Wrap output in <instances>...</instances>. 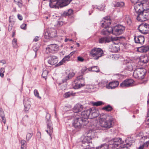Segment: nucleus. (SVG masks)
<instances>
[{"instance_id":"obj_1","label":"nucleus","mask_w":149,"mask_h":149,"mask_svg":"<svg viewBox=\"0 0 149 149\" xmlns=\"http://www.w3.org/2000/svg\"><path fill=\"white\" fill-rule=\"evenodd\" d=\"M139 0H131L132 3H134V7L135 11L136 13L135 14L136 16H138V15L140 13H142L143 10L148 6V2L146 0H144L141 2H138Z\"/></svg>"},{"instance_id":"obj_2","label":"nucleus","mask_w":149,"mask_h":149,"mask_svg":"<svg viewBox=\"0 0 149 149\" xmlns=\"http://www.w3.org/2000/svg\"><path fill=\"white\" fill-rule=\"evenodd\" d=\"M72 0H51L49 1L50 8H59L67 6Z\"/></svg>"},{"instance_id":"obj_3","label":"nucleus","mask_w":149,"mask_h":149,"mask_svg":"<svg viewBox=\"0 0 149 149\" xmlns=\"http://www.w3.org/2000/svg\"><path fill=\"white\" fill-rule=\"evenodd\" d=\"M75 118L73 123V126L76 128H80L86 125L88 123L87 120H83V118L77 116H73Z\"/></svg>"},{"instance_id":"obj_4","label":"nucleus","mask_w":149,"mask_h":149,"mask_svg":"<svg viewBox=\"0 0 149 149\" xmlns=\"http://www.w3.org/2000/svg\"><path fill=\"white\" fill-rule=\"evenodd\" d=\"M109 147L112 148L121 149L124 148V147L122 146L121 138H114L112 139L109 141Z\"/></svg>"},{"instance_id":"obj_5","label":"nucleus","mask_w":149,"mask_h":149,"mask_svg":"<svg viewBox=\"0 0 149 149\" xmlns=\"http://www.w3.org/2000/svg\"><path fill=\"white\" fill-rule=\"evenodd\" d=\"M104 53L102 49L95 48L90 52V55L95 60H97L100 57L103 56Z\"/></svg>"},{"instance_id":"obj_6","label":"nucleus","mask_w":149,"mask_h":149,"mask_svg":"<svg viewBox=\"0 0 149 149\" xmlns=\"http://www.w3.org/2000/svg\"><path fill=\"white\" fill-rule=\"evenodd\" d=\"M72 85L74 89H78L84 86V79L82 76L80 75L77 77L72 82Z\"/></svg>"},{"instance_id":"obj_7","label":"nucleus","mask_w":149,"mask_h":149,"mask_svg":"<svg viewBox=\"0 0 149 149\" xmlns=\"http://www.w3.org/2000/svg\"><path fill=\"white\" fill-rule=\"evenodd\" d=\"M137 20L139 21H145L149 19V8H145L143 11L138 15Z\"/></svg>"},{"instance_id":"obj_8","label":"nucleus","mask_w":149,"mask_h":149,"mask_svg":"<svg viewBox=\"0 0 149 149\" xmlns=\"http://www.w3.org/2000/svg\"><path fill=\"white\" fill-rule=\"evenodd\" d=\"M146 72V70L143 68H139L134 70L133 76L137 79H142L144 78Z\"/></svg>"},{"instance_id":"obj_9","label":"nucleus","mask_w":149,"mask_h":149,"mask_svg":"<svg viewBox=\"0 0 149 149\" xmlns=\"http://www.w3.org/2000/svg\"><path fill=\"white\" fill-rule=\"evenodd\" d=\"M100 125L104 128H109L111 127L113 125V121L112 118H107L106 119L101 118L100 121Z\"/></svg>"},{"instance_id":"obj_10","label":"nucleus","mask_w":149,"mask_h":149,"mask_svg":"<svg viewBox=\"0 0 149 149\" xmlns=\"http://www.w3.org/2000/svg\"><path fill=\"white\" fill-rule=\"evenodd\" d=\"M46 118L47 121L46 122L47 129L46 131L47 134L49 135L50 137L52 138V134L53 132V128L52 123L49 120L50 115L49 114H47L46 116Z\"/></svg>"},{"instance_id":"obj_11","label":"nucleus","mask_w":149,"mask_h":149,"mask_svg":"<svg viewBox=\"0 0 149 149\" xmlns=\"http://www.w3.org/2000/svg\"><path fill=\"white\" fill-rule=\"evenodd\" d=\"M125 30L124 26L121 25H118L112 28V33L116 36L119 35L123 33Z\"/></svg>"},{"instance_id":"obj_12","label":"nucleus","mask_w":149,"mask_h":149,"mask_svg":"<svg viewBox=\"0 0 149 149\" xmlns=\"http://www.w3.org/2000/svg\"><path fill=\"white\" fill-rule=\"evenodd\" d=\"M119 37H114L110 36H106L102 37L99 39V42L100 43H109L111 41L113 42L114 41H117L119 39Z\"/></svg>"},{"instance_id":"obj_13","label":"nucleus","mask_w":149,"mask_h":149,"mask_svg":"<svg viewBox=\"0 0 149 149\" xmlns=\"http://www.w3.org/2000/svg\"><path fill=\"white\" fill-rule=\"evenodd\" d=\"M139 31L142 33L146 34L148 33L149 30V25L148 24L146 23L141 24L138 27Z\"/></svg>"},{"instance_id":"obj_14","label":"nucleus","mask_w":149,"mask_h":149,"mask_svg":"<svg viewBox=\"0 0 149 149\" xmlns=\"http://www.w3.org/2000/svg\"><path fill=\"white\" fill-rule=\"evenodd\" d=\"M134 82V80L132 79H126L120 84V86L123 87L132 86L133 85Z\"/></svg>"},{"instance_id":"obj_15","label":"nucleus","mask_w":149,"mask_h":149,"mask_svg":"<svg viewBox=\"0 0 149 149\" xmlns=\"http://www.w3.org/2000/svg\"><path fill=\"white\" fill-rule=\"evenodd\" d=\"M83 110V106L79 104H77L75 105L73 109L74 114L73 116H79L80 112Z\"/></svg>"},{"instance_id":"obj_16","label":"nucleus","mask_w":149,"mask_h":149,"mask_svg":"<svg viewBox=\"0 0 149 149\" xmlns=\"http://www.w3.org/2000/svg\"><path fill=\"white\" fill-rule=\"evenodd\" d=\"M90 112V118L92 119L98 116L99 114V112L98 110L94 108H92L89 109Z\"/></svg>"},{"instance_id":"obj_17","label":"nucleus","mask_w":149,"mask_h":149,"mask_svg":"<svg viewBox=\"0 0 149 149\" xmlns=\"http://www.w3.org/2000/svg\"><path fill=\"white\" fill-rule=\"evenodd\" d=\"M104 21L102 22V26L103 27H109L111 24V21L109 16L106 17L104 18Z\"/></svg>"},{"instance_id":"obj_18","label":"nucleus","mask_w":149,"mask_h":149,"mask_svg":"<svg viewBox=\"0 0 149 149\" xmlns=\"http://www.w3.org/2000/svg\"><path fill=\"white\" fill-rule=\"evenodd\" d=\"M58 61V58L55 56H50L48 57V62L51 65H55L57 63Z\"/></svg>"},{"instance_id":"obj_19","label":"nucleus","mask_w":149,"mask_h":149,"mask_svg":"<svg viewBox=\"0 0 149 149\" xmlns=\"http://www.w3.org/2000/svg\"><path fill=\"white\" fill-rule=\"evenodd\" d=\"M90 112L88 110L84 111L81 112V114H79L81 116L79 115L80 118H81L83 120H87L88 118H90Z\"/></svg>"},{"instance_id":"obj_20","label":"nucleus","mask_w":149,"mask_h":149,"mask_svg":"<svg viewBox=\"0 0 149 149\" xmlns=\"http://www.w3.org/2000/svg\"><path fill=\"white\" fill-rule=\"evenodd\" d=\"M119 84L117 81H114L110 82L108 86H107V88L108 89H112L116 88Z\"/></svg>"},{"instance_id":"obj_21","label":"nucleus","mask_w":149,"mask_h":149,"mask_svg":"<svg viewBox=\"0 0 149 149\" xmlns=\"http://www.w3.org/2000/svg\"><path fill=\"white\" fill-rule=\"evenodd\" d=\"M134 40L135 43L143 44L145 40L144 37L142 36H135Z\"/></svg>"},{"instance_id":"obj_22","label":"nucleus","mask_w":149,"mask_h":149,"mask_svg":"<svg viewBox=\"0 0 149 149\" xmlns=\"http://www.w3.org/2000/svg\"><path fill=\"white\" fill-rule=\"evenodd\" d=\"M31 104V102L29 100L26 99H24V109L25 111L27 112L28 111L30 107Z\"/></svg>"},{"instance_id":"obj_23","label":"nucleus","mask_w":149,"mask_h":149,"mask_svg":"<svg viewBox=\"0 0 149 149\" xmlns=\"http://www.w3.org/2000/svg\"><path fill=\"white\" fill-rule=\"evenodd\" d=\"M96 133V132L94 130H89L87 131L86 133V135L89 137H91L92 139V138H94Z\"/></svg>"},{"instance_id":"obj_24","label":"nucleus","mask_w":149,"mask_h":149,"mask_svg":"<svg viewBox=\"0 0 149 149\" xmlns=\"http://www.w3.org/2000/svg\"><path fill=\"white\" fill-rule=\"evenodd\" d=\"M56 31L54 30L53 31H46L45 33V36L46 38L48 39L49 38H53L56 36L55 33Z\"/></svg>"},{"instance_id":"obj_25","label":"nucleus","mask_w":149,"mask_h":149,"mask_svg":"<svg viewBox=\"0 0 149 149\" xmlns=\"http://www.w3.org/2000/svg\"><path fill=\"white\" fill-rule=\"evenodd\" d=\"M74 53L71 52L69 55L65 56L58 64V65H62L63 63H65L66 61H68L70 57Z\"/></svg>"},{"instance_id":"obj_26","label":"nucleus","mask_w":149,"mask_h":149,"mask_svg":"<svg viewBox=\"0 0 149 149\" xmlns=\"http://www.w3.org/2000/svg\"><path fill=\"white\" fill-rule=\"evenodd\" d=\"M102 30L101 33L104 35H108L112 33V28L111 27H106Z\"/></svg>"},{"instance_id":"obj_27","label":"nucleus","mask_w":149,"mask_h":149,"mask_svg":"<svg viewBox=\"0 0 149 149\" xmlns=\"http://www.w3.org/2000/svg\"><path fill=\"white\" fill-rule=\"evenodd\" d=\"M149 50V47L148 46H144L137 48V50L140 52H146Z\"/></svg>"},{"instance_id":"obj_28","label":"nucleus","mask_w":149,"mask_h":149,"mask_svg":"<svg viewBox=\"0 0 149 149\" xmlns=\"http://www.w3.org/2000/svg\"><path fill=\"white\" fill-rule=\"evenodd\" d=\"M92 145V142H82L81 146L84 149L91 148Z\"/></svg>"},{"instance_id":"obj_29","label":"nucleus","mask_w":149,"mask_h":149,"mask_svg":"<svg viewBox=\"0 0 149 149\" xmlns=\"http://www.w3.org/2000/svg\"><path fill=\"white\" fill-rule=\"evenodd\" d=\"M49 49H50L53 51L54 53L55 51H57L58 49V46L56 44H52L48 45Z\"/></svg>"},{"instance_id":"obj_30","label":"nucleus","mask_w":149,"mask_h":149,"mask_svg":"<svg viewBox=\"0 0 149 149\" xmlns=\"http://www.w3.org/2000/svg\"><path fill=\"white\" fill-rule=\"evenodd\" d=\"M148 57L147 56H142L141 57L140 61L143 63L148 62Z\"/></svg>"},{"instance_id":"obj_31","label":"nucleus","mask_w":149,"mask_h":149,"mask_svg":"<svg viewBox=\"0 0 149 149\" xmlns=\"http://www.w3.org/2000/svg\"><path fill=\"white\" fill-rule=\"evenodd\" d=\"M109 146V145L106 143H104L96 147V149H108Z\"/></svg>"},{"instance_id":"obj_32","label":"nucleus","mask_w":149,"mask_h":149,"mask_svg":"<svg viewBox=\"0 0 149 149\" xmlns=\"http://www.w3.org/2000/svg\"><path fill=\"white\" fill-rule=\"evenodd\" d=\"M116 43H115V45H114L112 47H111L110 48L111 49L112 52H116L118 51V47L117 46V45H116Z\"/></svg>"},{"instance_id":"obj_33","label":"nucleus","mask_w":149,"mask_h":149,"mask_svg":"<svg viewBox=\"0 0 149 149\" xmlns=\"http://www.w3.org/2000/svg\"><path fill=\"white\" fill-rule=\"evenodd\" d=\"M14 2L19 8H22L23 6V4L22 0H14Z\"/></svg>"},{"instance_id":"obj_34","label":"nucleus","mask_w":149,"mask_h":149,"mask_svg":"<svg viewBox=\"0 0 149 149\" xmlns=\"http://www.w3.org/2000/svg\"><path fill=\"white\" fill-rule=\"evenodd\" d=\"M108 81L107 80H103L99 83V85L101 86L105 87L106 86L107 88V86H108Z\"/></svg>"},{"instance_id":"obj_35","label":"nucleus","mask_w":149,"mask_h":149,"mask_svg":"<svg viewBox=\"0 0 149 149\" xmlns=\"http://www.w3.org/2000/svg\"><path fill=\"white\" fill-rule=\"evenodd\" d=\"M115 7H122L124 6V3L123 2H115L114 4Z\"/></svg>"},{"instance_id":"obj_36","label":"nucleus","mask_w":149,"mask_h":149,"mask_svg":"<svg viewBox=\"0 0 149 149\" xmlns=\"http://www.w3.org/2000/svg\"><path fill=\"white\" fill-rule=\"evenodd\" d=\"M91 139V137H89L86 135L84 137L82 141L83 142H91L90 141Z\"/></svg>"},{"instance_id":"obj_37","label":"nucleus","mask_w":149,"mask_h":149,"mask_svg":"<svg viewBox=\"0 0 149 149\" xmlns=\"http://www.w3.org/2000/svg\"><path fill=\"white\" fill-rule=\"evenodd\" d=\"M75 93H70L68 92L65 93L64 95V97L65 98H68L70 97L71 95L74 96L75 95Z\"/></svg>"},{"instance_id":"obj_38","label":"nucleus","mask_w":149,"mask_h":149,"mask_svg":"<svg viewBox=\"0 0 149 149\" xmlns=\"http://www.w3.org/2000/svg\"><path fill=\"white\" fill-rule=\"evenodd\" d=\"M92 103L93 106H98L102 105L103 104V103L101 101H99L97 102H92Z\"/></svg>"},{"instance_id":"obj_39","label":"nucleus","mask_w":149,"mask_h":149,"mask_svg":"<svg viewBox=\"0 0 149 149\" xmlns=\"http://www.w3.org/2000/svg\"><path fill=\"white\" fill-rule=\"evenodd\" d=\"M33 134L32 133H28L26 136V140L27 141H28L31 139L32 136Z\"/></svg>"},{"instance_id":"obj_40","label":"nucleus","mask_w":149,"mask_h":149,"mask_svg":"<svg viewBox=\"0 0 149 149\" xmlns=\"http://www.w3.org/2000/svg\"><path fill=\"white\" fill-rule=\"evenodd\" d=\"M48 72V71L46 70H45L43 71L42 73V77L46 79V77H47Z\"/></svg>"},{"instance_id":"obj_41","label":"nucleus","mask_w":149,"mask_h":149,"mask_svg":"<svg viewBox=\"0 0 149 149\" xmlns=\"http://www.w3.org/2000/svg\"><path fill=\"white\" fill-rule=\"evenodd\" d=\"M125 19L128 24H130L131 21L129 16L128 15H126L125 17Z\"/></svg>"},{"instance_id":"obj_42","label":"nucleus","mask_w":149,"mask_h":149,"mask_svg":"<svg viewBox=\"0 0 149 149\" xmlns=\"http://www.w3.org/2000/svg\"><path fill=\"white\" fill-rule=\"evenodd\" d=\"M103 109L107 111H111L112 109V107L109 105H108L107 106L104 107L103 108Z\"/></svg>"},{"instance_id":"obj_43","label":"nucleus","mask_w":149,"mask_h":149,"mask_svg":"<svg viewBox=\"0 0 149 149\" xmlns=\"http://www.w3.org/2000/svg\"><path fill=\"white\" fill-rule=\"evenodd\" d=\"M46 53L47 54H50L51 53H53L54 52L50 49H49V47L47 46L46 48Z\"/></svg>"},{"instance_id":"obj_44","label":"nucleus","mask_w":149,"mask_h":149,"mask_svg":"<svg viewBox=\"0 0 149 149\" xmlns=\"http://www.w3.org/2000/svg\"><path fill=\"white\" fill-rule=\"evenodd\" d=\"M73 11L72 9H69L65 12L66 15H72L73 13Z\"/></svg>"},{"instance_id":"obj_45","label":"nucleus","mask_w":149,"mask_h":149,"mask_svg":"<svg viewBox=\"0 0 149 149\" xmlns=\"http://www.w3.org/2000/svg\"><path fill=\"white\" fill-rule=\"evenodd\" d=\"M34 93L35 96L40 99H41V97L39 96V93L37 90L35 89L34 90Z\"/></svg>"},{"instance_id":"obj_46","label":"nucleus","mask_w":149,"mask_h":149,"mask_svg":"<svg viewBox=\"0 0 149 149\" xmlns=\"http://www.w3.org/2000/svg\"><path fill=\"white\" fill-rule=\"evenodd\" d=\"M74 75V72H72L70 73L67 76V78L66 79L67 80L68 79H69L73 77Z\"/></svg>"},{"instance_id":"obj_47","label":"nucleus","mask_w":149,"mask_h":149,"mask_svg":"<svg viewBox=\"0 0 149 149\" xmlns=\"http://www.w3.org/2000/svg\"><path fill=\"white\" fill-rule=\"evenodd\" d=\"M93 67H95V68H93V72H100V71L98 67L96 66H93Z\"/></svg>"},{"instance_id":"obj_48","label":"nucleus","mask_w":149,"mask_h":149,"mask_svg":"<svg viewBox=\"0 0 149 149\" xmlns=\"http://www.w3.org/2000/svg\"><path fill=\"white\" fill-rule=\"evenodd\" d=\"M17 40L15 39H13L12 41V43L13 47L15 48H16L17 47Z\"/></svg>"},{"instance_id":"obj_49","label":"nucleus","mask_w":149,"mask_h":149,"mask_svg":"<svg viewBox=\"0 0 149 149\" xmlns=\"http://www.w3.org/2000/svg\"><path fill=\"white\" fill-rule=\"evenodd\" d=\"M127 69L130 71H132L133 69V66L131 65H128Z\"/></svg>"},{"instance_id":"obj_50","label":"nucleus","mask_w":149,"mask_h":149,"mask_svg":"<svg viewBox=\"0 0 149 149\" xmlns=\"http://www.w3.org/2000/svg\"><path fill=\"white\" fill-rule=\"evenodd\" d=\"M87 68L86 67V66L83 67L82 68L81 70V73H84L87 70Z\"/></svg>"},{"instance_id":"obj_51","label":"nucleus","mask_w":149,"mask_h":149,"mask_svg":"<svg viewBox=\"0 0 149 149\" xmlns=\"http://www.w3.org/2000/svg\"><path fill=\"white\" fill-rule=\"evenodd\" d=\"M26 24H23L20 27L22 29L25 30L26 29Z\"/></svg>"},{"instance_id":"obj_52","label":"nucleus","mask_w":149,"mask_h":149,"mask_svg":"<svg viewBox=\"0 0 149 149\" xmlns=\"http://www.w3.org/2000/svg\"><path fill=\"white\" fill-rule=\"evenodd\" d=\"M0 116L1 117L4 116V112L1 108H0Z\"/></svg>"},{"instance_id":"obj_53","label":"nucleus","mask_w":149,"mask_h":149,"mask_svg":"<svg viewBox=\"0 0 149 149\" xmlns=\"http://www.w3.org/2000/svg\"><path fill=\"white\" fill-rule=\"evenodd\" d=\"M113 58L116 60L118 59L119 57V56L118 54H114L113 55Z\"/></svg>"},{"instance_id":"obj_54","label":"nucleus","mask_w":149,"mask_h":149,"mask_svg":"<svg viewBox=\"0 0 149 149\" xmlns=\"http://www.w3.org/2000/svg\"><path fill=\"white\" fill-rule=\"evenodd\" d=\"M148 145H149V141H147L142 145L144 147H146L148 146Z\"/></svg>"},{"instance_id":"obj_55","label":"nucleus","mask_w":149,"mask_h":149,"mask_svg":"<svg viewBox=\"0 0 149 149\" xmlns=\"http://www.w3.org/2000/svg\"><path fill=\"white\" fill-rule=\"evenodd\" d=\"M77 60L79 61L80 62H83L84 61V59L80 56H78L77 57Z\"/></svg>"},{"instance_id":"obj_56","label":"nucleus","mask_w":149,"mask_h":149,"mask_svg":"<svg viewBox=\"0 0 149 149\" xmlns=\"http://www.w3.org/2000/svg\"><path fill=\"white\" fill-rule=\"evenodd\" d=\"M26 141L24 140H22L21 142V146L24 145V146H26Z\"/></svg>"},{"instance_id":"obj_57","label":"nucleus","mask_w":149,"mask_h":149,"mask_svg":"<svg viewBox=\"0 0 149 149\" xmlns=\"http://www.w3.org/2000/svg\"><path fill=\"white\" fill-rule=\"evenodd\" d=\"M13 29V26H9L8 28V30L9 31L11 32L12 31V30Z\"/></svg>"},{"instance_id":"obj_58","label":"nucleus","mask_w":149,"mask_h":149,"mask_svg":"<svg viewBox=\"0 0 149 149\" xmlns=\"http://www.w3.org/2000/svg\"><path fill=\"white\" fill-rule=\"evenodd\" d=\"M17 17L18 19L20 20H22V19L23 17H22L19 14H18L17 15Z\"/></svg>"},{"instance_id":"obj_59","label":"nucleus","mask_w":149,"mask_h":149,"mask_svg":"<svg viewBox=\"0 0 149 149\" xmlns=\"http://www.w3.org/2000/svg\"><path fill=\"white\" fill-rule=\"evenodd\" d=\"M146 121V124L149 125V116H148L147 117Z\"/></svg>"},{"instance_id":"obj_60","label":"nucleus","mask_w":149,"mask_h":149,"mask_svg":"<svg viewBox=\"0 0 149 149\" xmlns=\"http://www.w3.org/2000/svg\"><path fill=\"white\" fill-rule=\"evenodd\" d=\"M1 118H2V120L4 124H5L6 121V120L5 118L4 117V116L1 117Z\"/></svg>"},{"instance_id":"obj_61","label":"nucleus","mask_w":149,"mask_h":149,"mask_svg":"<svg viewBox=\"0 0 149 149\" xmlns=\"http://www.w3.org/2000/svg\"><path fill=\"white\" fill-rule=\"evenodd\" d=\"M0 72H4L5 69L4 68H1L0 70Z\"/></svg>"},{"instance_id":"obj_62","label":"nucleus","mask_w":149,"mask_h":149,"mask_svg":"<svg viewBox=\"0 0 149 149\" xmlns=\"http://www.w3.org/2000/svg\"><path fill=\"white\" fill-rule=\"evenodd\" d=\"M39 37L38 36H36L35 37V38L34 39V40L35 42H37L38 40Z\"/></svg>"},{"instance_id":"obj_63","label":"nucleus","mask_w":149,"mask_h":149,"mask_svg":"<svg viewBox=\"0 0 149 149\" xmlns=\"http://www.w3.org/2000/svg\"><path fill=\"white\" fill-rule=\"evenodd\" d=\"M95 68V67H93V66L90 67L88 68V70L89 71H93V68Z\"/></svg>"},{"instance_id":"obj_64","label":"nucleus","mask_w":149,"mask_h":149,"mask_svg":"<svg viewBox=\"0 0 149 149\" xmlns=\"http://www.w3.org/2000/svg\"><path fill=\"white\" fill-rule=\"evenodd\" d=\"M21 149H26V146H21Z\"/></svg>"}]
</instances>
